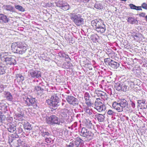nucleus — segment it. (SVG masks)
<instances>
[{
    "label": "nucleus",
    "instance_id": "obj_20",
    "mask_svg": "<svg viewBox=\"0 0 147 147\" xmlns=\"http://www.w3.org/2000/svg\"><path fill=\"white\" fill-rule=\"evenodd\" d=\"M58 98L56 94H54L52 95L51 98V103L52 104L53 102H57L58 100Z\"/></svg>",
    "mask_w": 147,
    "mask_h": 147
},
{
    "label": "nucleus",
    "instance_id": "obj_21",
    "mask_svg": "<svg viewBox=\"0 0 147 147\" xmlns=\"http://www.w3.org/2000/svg\"><path fill=\"white\" fill-rule=\"evenodd\" d=\"M6 98L9 100H11L12 99V96L11 93L7 91H5L4 92Z\"/></svg>",
    "mask_w": 147,
    "mask_h": 147
},
{
    "label": "nucleus",
    "instance_id": "obj_27",
    "mask_svg": "<svg viewBox=\"0 0 147 147\" xmlns=\"http://www.w3.org/2000/svg\"><path fill=\"white\" fill-rule=\"evenodd\" d=\"M16 127L15 126H12L11 125H9V127L8 128V131L11 132L13 133L16 129Z\"/></svg>",
    "mask_w": 147,
    "mask_h": 147
},
{
    "label": "nucleus",
    "instance_id": "obj_7",
    "mask_svg": "<svg viewBox=\"0 0 147 147\" xmlns=\"http://www.w3.org/2000/svg\"><path fill=\"white\" fill-rule=\"evenodd\" d=\"M24 99L25 104L28 106L33 105L36 103L34 98H29L28 97H25L24 98Z\"/></svg>",
    "mask_w": 147,
    "mask_h": 147
},
{
    "label": "nucleus",
    "instance_id": "obj_55",
    "mask_svg": "<svg viewBox=\"0 0 147 147\" xmlns=\"http://www.w3.org/2000/svg\"><path fill=\"white\" fill-rule=\"evenodd\" d=\"M120 116L121 117V119L122 117H124L125 118H123V119H128V118L127 117H126L125 115H122V114H121Z\"/></svg>",
    "mask_w": 147,
    "mask_h": 147
},
{
    "label": "nucleus",
    "instance_id": "obj_54",
    "mask_svg": "<svg viewBox=\"0 0 147 147\" xmlns=\"http://www.w3.org/2000/svg\"><path fill=\"white\" fill-rule=\"evenodd\" d=\"M136 10H142L141 7L136 6Z\"/></svg>",
    "mask_w": 147,
    "mask_h": 147
},
{
    "label": "nucleus",
    "instance_id": "obj_16",
    "mask_svg": "<svg viewBox=\"0 0 147 147\" xmlns=\"http://www.w3.org/2000/svg\"><path fill=\"white\" fill-rule=\"evenodd\" d=\"M86 113L87 114V116L89 117L90 119H92L94 118V115L92 113L91 111L88 108V107H86L84 109Z\"/></svg>",
    "mask_w": 147,
    "mask_h": 147
},
{
    "label": "nucleus",
    "instance_id": "obj_17",
    "mask_svg": "<svg viewBox=\"0 0 147 147\" xmlns=\"http://www.w3.org/2000/svg\"><path fill=\"white\" fill-rule=\"evenodd\" d=\"M16 77L18 82H20L24 80V77L20 74H16Z\"/></svg>",
    "mask_w": 147,
    "mask_h": 147
},
{
    "label": "nucleus",
    "instance_id": "obj_2",
    "mask_svg": "<svg viewBox=\"0 0 147 147\" xmlns=\"http://www.w3.org/2000/svg\"><path fill=\"white\" fill-rule=\"evenodd\" d=\"M70 18L77 26H80L84 23V19L80 14H70Z\"/></svg>",
    "mask_w": 147,
    "mask_h": 147
},
{
    "label": "nucleus",
    "instance_id": "obj_57",
    "mask_svg": "<svg viewBox=\"0 0 147 147\" xmlns=\"http://www.w3.org/2000/svg\"><path fill=\"white\" fill-rule=\"evenodd\" d=\"M131 106L133 108V109L135 107V105L134 103L133 102H131Z\"/></svg>",
    "mask_w": 147,
    "mask_h": 147
},
{
    "label": "nucleus",
    "instance_id": "obj_10",
    "mask_svg": "<svg viewBox=\"0 0 147 147\" xmlns=\"http://www.w3.org/2000/svg\"><path fill=\"white\" fill-rule=\"evenodd\" d=\"M96 92L98 96L101 97L104 100H107V96L106 93L98 90L96 91Z\"/></svg>",
    "mask_w": 147,
    "mask_h": 147
},
{
    "label": "nucleus",
    "instance_id": "obj_39",
    "mask_svg": "<svg viewBox=\"0 0 147 147\" xmlns=\"http://www.w3.org/2000/svg\"><path fill=\"white\" fill-rule=\"evenodd\" d=\"M127 86L126 85L125 83L122 84L121 86V90L125 92L127 90Z\"/></svg>",
    "mask_w": 147,
    "mask_h": 147
},
{
    "label": "nucleus",
    "instance_id": "obj_30",
    "mask_svg": "<svg viewBox=\"0 0 147 147\" xmlns=\"http://www.w3.org/2000/svg\"><path fill=\"white\" fill-rule=\"evenodd\" d=\"M6 69V68L5 66H0V74L3 75L5 74V71Z\"/></svg>",
    "mask_w": 147,
    "mask_h": 147
},
{
    "label": "nucleus",
    "instance_id": "obj_8",
    "mask_svg": "<svg viewBox=\"0 0 147 147\" xmlns=\"http://www.w3.org/2000/svg\"><path fill=\"white\" fill-rule=\"evenodd\" d=\"M103 22L102 20L101 19H95L91 22L92 26L95 29L98 27Z\"/></svg>",
    "mask_w": 147,
    "mask_h": 147
},
{
    "label": "nucleus",
    "instance_id": "obj_56",
    "mask_svg": "<svg viewBox=\"0 0 147 147\" xmlns=\"http://www.w3.org/2000/svg\"><path fill=\"white\" fill-rule=\"evenodd\" d=\"M110 59V58H107L105 59L104 60L105 62L106 63H108L109 62V60Z\"/></svg>",
    "mask_w": 147,
    "mask_h": 147
},
{
    "label": "nucleus",
    "instance_id": "obj_61",
    "mask_svg": "<svg viewBox=\"0 0 147 147\" xmlns=\"http://www.w3.org/2000/svg\"><path fill=\"white\" fill-rule=\"evenodd\" d=\"M145 103V101H144V100H143L142 101V104H144Z\"/></svg>",
    "mask_w": 147,
    "mask_h": 147
},
{
    "label": "nucleus",
    "instance_id": "obj_29",
    "mask_svg": "<svg viewBox=\"0 0 147 147\" xmlns=\"http://www.w3.org/2000/svg\"><path fill=\"white\" fill-rule=\"evenodd\" d=\"M94 116V118L95 119H104V116L103 115L100 114H97L95 115Z\"/></svg>",
    "mask_w": 147,
    "mask_h": 147
},
{
    "label": "nucleus",
    "instance_id": "obj_22",
    "mask_svg": "<svg viewBox=\"0 0 147 147\" xmlns=\"http://www.w3.org/2000/svg\"><path fill=\"white\" fill-rule=\"evenodd\" d=\"M35 90L36 91L38 94H42L44 90L40 86H36L35 87Z\"/></svg>",
    "mask_w": 147,
    "mask_h": 147
},
{
    "label": "nucleus",
    "instance_id": "obj_41",
    "mask_svg": "<svg viewBox=\"0 0 147 147\" xmlns=\"http://www.w3.org/2000/svg\"><path fill=\"white\" fill-rule=\"evenodd\" d=\"M128 83L129 86L131 88L134 87V82H132L131 81H129L128 82Z\"/></svg>",
    "mask_w": 147,
    "mask_h": 147
},
{
    "label": "nucleus",
    "instance_id": "obj_11",
    "mask_svg": "<svg viewBox=\"0 0 147 147\" xmlns=\"http://www.w3.org/2000/svg\"><path fill=\"white\" fill-rule=\"evenodd\" d=\"M117 102L119 103L123 109L128 105L127 102L124 99H119L118 100Z\"/></svg>",
    "mask_w": 147,
    "mask_h": 147
},
{
    "label": "nucleus",
    "instance_id": "obj_1",
    "mask_svg": "<svg viewBox=\"0 0 147 147\" xmlns=\"http://www.w3.org/2000/svg\"><path fill=\"white\" fill-rule=\"evenodd\" d=\"M27 47V45L24 42H14L11 45V49L12 51L14 53L22 55L26 51Z\"/></svg>",
    "mask_w": 147,
    "mask_h": 147
},
{
    "label": "nucleus",
    "instance_id": "obj_42",
    "mask_svg": "<svg viewBox=\"0 0 147 147\" xmlns=\"http://www.w3.org/2000/svg\"><path fill=\"white\" fill-rule=\"evenodd\" d=\"M41 135L43 137H46L49 135V133L48 132H43L41 133Z\"/></svg>",
    "mask_w": 147,
    "mask_h": 147
},
{
    "label": "nucleus",
    "instance_id": "obj_48",
    "mask_svg": "<svg viewBox=\"0 0 147 147\" xmlns=\"http://www.w3.org/2000/svg\"><path fill=\"white\" fill-rule=\"evenodd\" d=\"M0 109L2 110V112L5 113L6 109L5 106L3 105V106H0Z\"/></svg>",
    "mask_w": 147,
    "mask_h": 147
},
{
    "label": "nucleus",
    "instance_id": "obj_19",
    "mask_svg": "<svg viewBox=\"0 0 147 147\" xmlns=\"http://www.w3.org/2000/svg\"><path fill=\"white\" fill-rule=\"evenodd\" d=\"M61 7V9L64 10L66 11L69 9V5L67 3L62 4L61 5L59 6Z\"/></svg>",
    "mask_w": 147,
    "mask_h": 147
},
{
    "label": "nucleus",
    "instance_id": "obj_36",
    "mask_svg": "<svg viewBox=\"0 0 147 147\" xmlns=\"http://www.w3.org/2000/svg\"><path fill=\"white\" fill-rule=\"evenodd\" d=\"M85 103L88 107H91L93 105V103L91 102V100L90 99L86 100Z\"/></svg>",
    "mask_w": 147,
    "mask_h": 147
},
{
    "label": "nucleus",
    "instance_id": "obj_33",
    "mask_svg": "<svg viewBox=\"0 0 147 147\" xmlns=\"http://www.w3.org/2000/svg\"><path fill=\"white\" fill-rule=\"evenodd\" d=\"M115 88L118 91H120L121 90V86L120 84L118 83L115 84Z\"/></svg>",
    "mask_w": 147,
    "mask_h": 147
},
{
    "label": "nucleus",
    "instance_id": "obj_63",
    "mask_svg": "<svg viewBox=\"0 0 147 147\" xmlns=\"http://www.w3.org/2000/svg\"><path fill=\"white\" fill-rule=\"evenodd\" d=\"M127 0H121V1H127Z\"/></svg>",
    "mask_w": 147,
    "mask_h": 147
},
{
    "label": "nucleus",
    "instance_id": "obj_62",
    "mask_svg": "<svg viewBox=\"0 0 147 147\" xmlns=\"http://www.w3.org/2000/svg\"><path fill=\"white\" fill-rule=\"evenodd\" d=\"M145 18L146 19V21H147V15L145 17Z\"/></svg>",
    "mask_w": 147,
    "mask_h": 147
},
{
    "label": "nucleus",
    "instance_id": "obj_46",
    "mask_svg": "<svg viewBox=\"0 0 147 147\" xmlns=\"http://www.w3.org/2000/svg\"><path fill=\"white\" fill-rule=\"evenodd\" d=\"M61 57H64L66 59L69 58V59H70V58H69L68 55H66L64 53H62L61 54Z\"/></svg>",
    "mask_w": 147,
    "mask_h": 147
},
{
    "label": "nucleus",
    "instance_id": "obj_37",
    "mask_svg": "<svg viewBox=\"0 0 147 147\" xmlns=\"http://www.w3.org/2000/svg\"><path fill=\"white\" fill-rule=\"evenodd\" d=\"M90 97V96L88 93L87 92H86L85 93L84 97L85 100H89Z\"/></svg>",
    "mask_w": 147,
    "mask_h": 147
},
{
    "label": "nucleus",
    "instance_id": "obj_31",
    "mask_svg": "<svg viewBox=\"0 0 147 147\" xmlns=\"http://www.w3.org/2000/svg\"><path fill=\"white\" fill-rule=\"evenodd\" d=\"M15 7L16 9L20 11L24 12L25 11L24 9L22 6L20 5H15Z\"/></svg>",
    "mask_w": 147,
    "mask_h": 147
},
{
    "label": "nucleus",
    "instance_id": "obj_64",
    "mask_svg": "<svg viewBox=\"0 0 147 147\" xmlns=\"http://www.w3.org/2000/svg\"><path fill=\"white\" fill-rule=\"evenodd\" d=\"M1 124H2V122L1 121V122H0V124L1 125Z\"/></svg>",
    "mask_w": 147,
    "mask_h": 147
},
{
    "label": "nucleus",
    "instance_id": "obj_52",
    "mask_svg": "<svg viewBox=\"0 0 147 147\" xmlns=\"http://www.w3.org/2000/svg\"><path fill=\"white\" fill-rule=\"evenodd\" d=\"M94 36L93 35H91L90 37V38L93 42H94L97 40L96 38H94Z\"/></svg>",
    "mask_w": 147,
    "mask_h": 147
},
{
    "label": "nucleus",
    "instance_id": "obj_43",
    "mask_svg": "<svg viewBox=\"0 0 147 147\" xmlns=\"http://www.w3.org/2000/svg\"><path fill=\"white\" fill-rule=\"evenodd\" d=\"M114 112L113 111L109 109L107 111V113L108 115H111L113 116V115L114 114Z\"/></svg>",
    "mask_w": 147,
    "mask_h": 147
},
{
    "label": "nucleus",
    "instance_id": "obj_26",
    "mask_svg": "<svg viewBox=\"0 0 147 147\" xmlns=\"http://www.w3.org/2000/svg\"><path fill=\"white\" fill-rule=\"evenodd\" d=\"M94 7L95 8L98 9H103V7L102 4L98 2L95 4Z\"/></svg>",
    "mask_w": 147,
    "mask_h": 147
},
{
    "label": "nucleus",
    "instance_id": "obj_49",
    "mask_svg": "<svg viewBox=\"0 0 147 147\" xmlns=\"http://www.w3.org/2000/svg\"><path fill=\"white\" fill-rule=\"evenodd\" d=\"M14 138L12 137L9 138V142L10 143H12L14 141V142H15L16 141L14 140Z\"/></svg>",
    "mask_w": 147,
    "mask_h": 147
},
{
    "label": "nucleus",
    "instance_id": "obj_15",
    "mask_svg": "<svg viewBox=\"0 0 147 147\" xmlns=\"http://www.w3.org/2000/svg\"><path fill=\"white\" fill-rule=\"evenodd\" d=\"M109 64L110 66L113 69H117L119 66V64L117 62L111 60L109 62Z\"/></svg>",
    "mask_w": 147,
    "mask_h": 147
},
{
    "label": "nucleus",
    "instance_id": "obj_35",
    "mask_svg": "<svg viewBox=\"0 0 147 147\" xmlns=\"http://www.w3.org/2000/svg\"><path fill=\"white\" fill-rule=\"evenodd\" d=\"M17 118L21 119L22 118L24 117V114L23 113H17L15 114Z\"/></svg>",
    "mask_w": 147,
    "mask_h": 147
},
{
    "label": "nucleus",
    "instance_id": "obj_59",
    "mask_svg": "<svg viewBox=\"0 0 147 147\" xmlns=\"http://www.w3.org/2000/svg\"><path fill=\"white\" fill-rule=\"evenodd\" d=\"M127 111H128L130 112H132V111H133V110L132 109H127Z\"/></svg>",
    "mask_w": 147,
    "mask_h": 147
},
{
    "label": "nucleus",
    "instance_id": "obj_51",
    "mask_svg": "<svg viewBox=\"0 0 147 147\" xmlns=\"http://www.w3.org/2000/svg\"><path fill=\"white\" fill-rule=\"evenodd\" d=\"M4 88V85L1 84H0V92H2L3 91Z\"/></svg>",
    "mask_w": 147,
    "mask_h": 147
},
{
    "label": "nucleus",
    "instance_id": "obj_9",
    "mask_svg": "<svg viewBox=\"0 0 147 147\" xmlns=\"http://www.w3.org/2000/svg\"><path fill=\"white\" fill-rule=\"evenodd\" d=\"M112 107L114 109L119 112H122L123 110L119 103L116 101L113 102L112 104Z\"/></svg>",
    "mask_w": 147,
    "mask_h": 147
},
{
    "label": "nucleus",
    "instance_id": "obj_18",
    "mask_svg": "<svg viewBox=\"0 0 147 147\" xmlns=\"http://www.w3.org/2000/svg\"><path fill=\"white\" fill-rule=\"evenodd\" d=\"M60 120H47V122L50 125L61 124Z\"/></svg>",
    "mask_w": 147,
    "mask_h": 147
},
{
    "label": "nucleus",
    "instance_id": "obj_23",
    "mask_svg": "<svg viewBox=\"0 0 147 147\" xmlns=\"http://www.w3.org/2000/svg\"><path fill=\"white\" fill-rule=\"evenodd\" d=\"M85 123V125L88 128H91L92 126V125L90 120H83V121Z\"/></svg>",
    "mask_w": 147,
    "mask_h": 147
},
{
    "label": "nucleus",
    "instance_id": "obj_28",
    "mask_svg": "<svg viewBox=\"0 0 147 147\" xmlns=\"http://www.w3.org/2000/svg\"><path fill=\"white\" fill-rule=\"evenodd\" d=\"M127 22L131 24H133L136 23L137 20L134 18L131 17H129L128 18L127 20Z\"/></svg>",
    "mask_w": 147,
    "mask_h": 147
},
{
    "label": "nucleus",
    "instance_id": "obj_4",
    "mask_svg": "<svg viewBox=\"0 0 147 147\" xmlns=\"http://www.w3.org/2000/svg\"><path fill=\"white\" fill-rule=\"evenodd\" d=\"M5 61L7 65H14L16 63L15 57L14 56H9L5 57Z\"/></svg>",
    "mask_w": 147,
    "mask_h": 147
},
{
    "label": "nucleus",
    "instance_id": "obj_45",
    "mask_svg": "<svg viewBox=\"0 0 147 147\" xmlns=\"http://www.w3.org/2000/svg\"><path fill=\"white\" fill-rule=\"evenodd\" d=\"M3 114L1 111H0V119H4L5 118V116Z\"/></svg>",
    "mask_w": 147,
    "mask_h": 147
},
{
    "label": "nucleus",
    "instance_id": "obj_3",
    "mask_svg": "<svg viewBox=\"0 0 147 147\" xmlns=\"http://www.w3.org/2000/svg\"><path fill=\"white\" fill-rule=\"evenodd\" d=\"M102 101L100 98H97L95 102L94 108L99 112L104 111L106 109L105 105Z\"/></svg>",
    "mask_w": 147,
    "mask_h": 147
},
{
    "label": "nucleus",
    "instance_id": "obj_5",
    "mask_svg": "<svg viewBox=\"0 0 147 147\" xmlns=\"http://www.w3.org/2000/svg\"><path fill=\"white\" fill-rule=\"evenodd\" d=\"M92 133L86 129L85 127L82 128L80 135L83 136L88 138L91 136Z\"/></svg>",
    "mask_w": 147,
    "mask_h": 147
},
{
    "label": "nucleus",
    "instance_id": "obj_14",
    "mask_svg": "<svg viewBox=\"0 0 147 147\" xmlns=\"http://www.w3.org/2000/svg\"><path fill=\"white\" fill-rule=\"evenodd\" d=\"M95 30L98 32L101 33L104 32L106 30V27L104 24V22L101 24V25L96 28Z\"/></svg>",
    "mask_w": 147,
    "mask_h": 147
},
{
    "label": "nucleus",
    "instance_id": "obj_44",
    "mask_svg": "<svg viewBox=\"0 0 147 147\" xmlns=\"http://www.w3.org/2000/svg\"><path fill=\"white\" fill-rule=\"evenodd\" d=\"M129 6L131 9L136 10V6L135 5L131 3L129 5Z\"/></svg>",
    "mask_w": 147,
    "mask_h": 147
},
{
    "label": "nucleus",
    "instance_id": "obj_50",
    "mask_svg": "<svg viewBox=\"0 0 147 147\" xmlns=\"http://www.w3.org/2000/svg\"><path fill=\"white\" fill-rule=\"evenodd\" d=\"M49 118L50 119H57V117L55 115H52Z\"/></svg>",
    "mask_w": 147,
    "mask_h": 147
},
{
    "label": "nucleus",
    "instance_id": "obj_13",
    "mask_svg": "<svg viewBox=\"0 0 147 147\" xmlns=\"http://www.w3.org/2000/svg\"><path fill=\"white\" fill-rule=\"evenodd\" d=\"M67 101L70 104L74 105L76 104L77 99L72 96H69L66 98Z\"/></svg>",
    "mask_w": 147,
    "mask_h": 147
},
{
    "label": "nucleus",
    "instance_id": "obj_58",
    "mask_svg": "<svg viewBox=\"0 0 147 147\" xmlns=\"http://www.w3.org/2000/svg\"><path fill=\"white\" fill-rule=\"evenodd\" d=\"M45 140H46V142H47V143H49V142H50V139L48 138H46V139H45Z\"/></svg>",
    "mask_w": 147,
    "mask_h": 147
},
{
    "label": "nucleus",
    "instance_id": "obj_40",
    "mask_svg": "<svg viewBox=\"0 0 147 147\" xmlns=\"http://www.w3.org/2000/svg\"><path fill=\"white\" fill-rule=\"evenodd\" d=\"M74 142H71L69 145H67L66 147H76L74 144Z\"/></svg>",
    "mask_w": 147,
    "mask_h": 147
},
{
    "label": "nucleus",
    "instance_id": "obj_34",
    "mask_svg": "<svg viewBox=\"0 0 147 147\" xmlns=\"http://www.w3.org/2000/svg\"><path fill=\"white\" fill-rule=\"evenodd\" d=\"M5 8L6 10L12 11L13 9V7L11 5H6L5 6Z\"/></svg>",
    "mask_w": 147,
    "mask_h": 147
},
{
    "label": "nucleus",
    "instance_id": "obj_25",
    "mask_svg": "<svg viewBox=\"0 0 147 147\" xmlns=\"http://www.w3.org/2000/svg\"><path fill=\"white\" fill-rule=\"evenodd\" d=\"M16 142L18 143V145L15 146V147L19 146H23L25 144V141L22 139H19L18 140L16 141Z\"/></svg>",
    "mask_w": 147,
    "mask_h": 147
},
{
    "label": "nucleus",
    "instance_id": "obj_32",
    "mask_svg": "<svg viewBox=\"0 0 147 147\" xmlns=\"http://www.w3.org/2000/svg\"><path fill=\"white\" fill-rule=\"evenodd\" d=\"M68 111L67 109H64L63 111L61 113V117L63 118L66 117L67 116V113Z\"/></svg>",
    "mask_w": 147,
    "mask_h": 147
},
{
    "label": "nucleus",
    "instance_id": "obj_12",
    "mask_svg": "<svg viewBox=\"0 0 147 147\" xmlns=\"http://www.w3.org/2000/svg\"><path fill=\"white\" fill-rule=\"evenodd\" d=\"M9 22V18L7 16L3 14L0 13V23H6Z\"/></svg>",
    "mask_w": 147,
    "mask_h": 147
},
{
    "label": "nucleus",
    "instance_id": "obj_6",
    "mask_svg": "<svg viewBox=\"0 0 147 147\" xmlns=\"http://www.w3.org/2000/svg\"><path fill=\"white\" fill-rule=\"evenodd\" d=\"M29 73L31 77L33 78H38L41 76V72L40 71L31 69Z\"/></svg>",
    "mask_w": 147,
    "mask_h": 147
},
{
    "label": "nucleus",
    "instance_id": "obj_60",
    "mask_svg": "<svg viewBox=\"0 0 147 147\" xmlns=\"http://www.w3.org/2000/svg\"><path fill=\"white\" fill-rule=\"evenodd\" d=\"M143 65L144 67H147V63H145V64L144 63Z\"/></svg>",
    "mask_w": 147,
    "mask_h": 147
},
{
    "label": "nucleus",
    "instance_id": "obj_53",
    "mask_svg": "<svg viewBox=\"0 0 147 147\" xmlns=\"http://www.w3.org/2000/svg\"><path fill=\"white\" fill-rule=\"evenodd\" d=\"M145 15L146 14L145 13L142 12L139 14V16L140 17H145Z\"/></svg>",
    "mask_w": 147,
    "mask_h": 147
},
{
    "label": "nucleus",
    "instance_id": "obj_47",
    "mask_svg": "<svg viewBox=\"0 0 147 147\" xmlns=\"http://www.w3.org/2000/svg\"><path fill=\"white\" fill-rule=\"evenodd\" d=\"M141 7H142L143 9H147V3H143L142 5V6H141Z\"/></svg>",
    "mask_w": 147,
    "mask_h": 147
},
{
    "label": "nucleus",
    "instance_id": "obj_38",
    "mask_svg": "<svg viewBox=\"0 0 147 147\" xmlns=\"http://www.w3.org/2000/svg\"><path fill=\"white\" fill-rule=\"evenodd\" d=\"M26 124L28 125V126H27L26 125H25L24 126L25 129L27 131H30L32 129L31 125H29L30 124L28 123H27Z\"/></svg>",
    "mask_w": 147,
    "mask_h": 147
},
{
    "label": "nucleus",
    "instance_id": "obj_24",
    "mask_svg": "<svg viewBox=\"0 0 147 147\" xmlns=\"http://www.w3.org/2000/svg\"><path fill=\"white\" fill-rule=\"evenodd\" d=\"M74 142V144L76 147H78L80 143H82V140L79 138H77L75 141H73Z\"/></svg>",
    "mask_w": 147,
    "mask_h": 147
}]
</instances>
